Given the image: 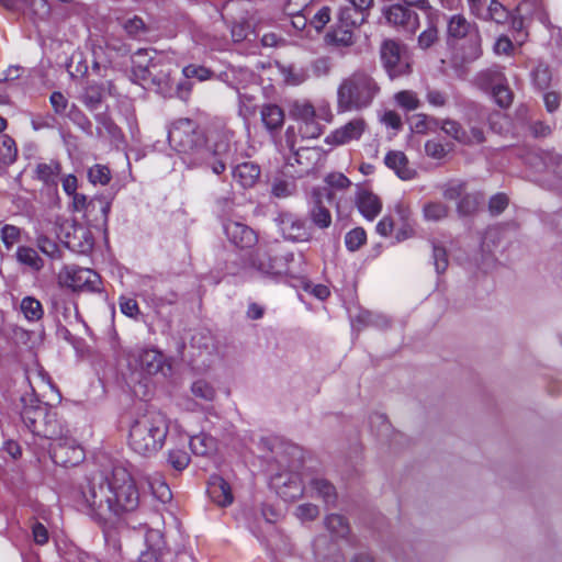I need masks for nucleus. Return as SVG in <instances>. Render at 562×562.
I'll list each match as a JSON object with an SVG mask.
<instances>
[{
  "mask_svg": "<svg viewBox=\"0 0 562 562\" xmlns=\"http://www.w3.org/2000/svg\"><path fill=\"white\" fill-rule=\"evenodd\" d=\"M234 133L222 128L207 136L199 124L188 117L175 120L168 127V143L190 168L211 169L222 175L233 161Z\"/></svg>",
  "mask_w": 562,
  "mask_h": 562,
  "instance_id": "nucleus-1",
  "label": "nucleus"
},
{
  "mask_svg": "<svg viewBox=\"0 0 562 562\" xmlns=\"http://www.w3.org/2000/svg\"><path fill=\"white\" fill-rule=\"evenodd\" d=\"M76 501L100 526L114 524L124 513L138 507L139 494L130 473L114 468L111 475L99 473L80 484Z\"/></svg>",
  "mask_w": 562,
  "mask_h": 562,
  "instance_id": "nucleus-2",
  "label": "nucleus"
},
{
  "mask_svg": "<svg viewBox=\"0 0 562 562\" xmlns=\"http://www.w3.org/2000/svg\"><path fill=\"white\" fill-rule=\"evenodd\" d=\"M170 420L159 412L148 409L137 416L130 426L128 447L137 454L150 458L164 447Z\"/></svg>",
  "mask_w": 562,
  "mask_h": 562,
  "instance_id": "nucleus-3",
  "label": "nucleus"
},
{
  "mask_svg": "<svg viewBox=\"0 0 562 562\" xmlns=\"http://www.w3.org/2000/svg\"><path fill=\"white\" fill-rule=\"evenodd\" d=\"M381 87L376 79L364 70H356L340 82L337 89L338 113L362 111L373 104Z\"/></svg>",
  "mask_w": 562,
  "mask_h": 562,
  "instance_id": "nucleus-4",
  "label": "nucleus"
},
{
  "mask_svg": "<svg viewBox=\"0 0 562 562\" xmlns=\"http://www.w3.org/2000/svg\"><path fill=\"white\" fill-rule=\"evenodd\" d=\"M20 402V416L30 432L46 439L58 438L64 434L65 424L56 409L41 401L33 391L22 395Z\"/></svg>",
  "mask_w": 562,
  "mask_h": 562,
  "instance_id": "nucleus-5",
  "label": "nucleus"
},
{
  "mask_svg": "<svg viewBox=\"0 0 562 562\" xmlns=\"http://www.w3.org/2000/svg\"><path fill=\"white\" fill-rule=\"evenodd\" d=\"M482 38L475 23L462 14H453L448 20L447 44L452 49L456 64H469L482 56Z\"/></svg>",
  "mask_w": 562,
  "mask_h": 562,
  "instance_id": "nucleus-6",
  "label": "nucleus"
},
{
  "mask_svg": "<svg viewBox=\"0 0 562 562\" xmlns=\"http://www.w3.org/2000/svg\"><path fill=\"white\" fill-rule=\"evenodd\" d=\"M294 255L278 241L262 243L247 259V266L262 277H296L301 271L293 268Z\"/></svg>",
  "mask_w": 562,
  "mask_h": 562,
  "instance_id": "nucleus-7",
  "label": "nucleus"
},
{
  "mask_svg": "<svg viewBox=\"0 0 562 562\" xmlns=\"http://www.w3.org/2000/svg\"><path fill=\"white\" fill-rule=\"evenodd\" d=\"M284 452L292 457L289 471L279 472L270 477V486L285 502H293L303 495L304 487L297 470L303 464V452L297 446L290 445Z\"/></svg>",
  "mask_w": 562,
  "mask_h": 562,
  "instance_id": "nucleus-8",
  "label": "nucleus"
},
{
  "mask_svg": "<svg viewBox=\"0 0 562 562\" xmlns=\"http://www.w3.org/2000/svg\"><path fill=\"white\" fill-rule=\"evenodd\" d=\"M119 366L124 363L132 381L139 382L144 374L161 373L164 376L172 374V363L166 353H120Z\"/></svg>",
  "mask_w": 562,
  "mask_h": 562,
  "instance_id": "nucleus-9",
  "label": "nucleus"
},
{
  "mask_svg": "<svg viewBox=\"0 0 562 562\" xmlns=\"http://www.w3.org/2000/svg\"><path fill=\"white\" fill-rule=\"evenodd\" d=\"M170 551L167 548L164 535L158 529H147L145 533V549L138 557V562H196L189 550H179L173 558L168 559Z\"/></svg>",
  "mask_w": 562,
  "mask_h": 562,
  "instance_id": "nucleus-10",
  "label": "nucleus"
},
{
  "mask_svg": "<svg viewBox=\"0 0 562 562\" xmlns=\"http://www.w3.org/2000/svg\"><path fill=\"white\" fill-rule=\"evenodd\" d=\"M380 55L383 67L391 79L411 74V58L405 46L393 40H386L381 45Z\"/></svg>",
  "mask_w": 562,
  "mask_h": 562,
  "instance_id": "nucleus-11",
  "label": "nucleus"
},
{
  "mask_svg": "<svg viewBox=\"0 0 562 562\" xmlns=\"http://www.w3.org/2000/svg\"><path fill=\"white\" fill-rule=\"evenodd\" d=\"M52 440L54 443L50 446L49 453L55 464L70 468L76 467L83 461L85 451L74 438L68 436V428L66 425L64 434Z\"/></svg>",
  "mask_w": 562,
  "mask_h": 562,
  "instance_id": "nucleus-12",
  "label": "nucleus"
},
{
  "mask_svg": "<svg viewBox=\"0 0 562 562\" xmlns=\"http://www.w3.org/2000/svg\"><path fill=\"white\" fill-rule=\"evenodd\" d=\"M60 277L65 284L74 291L95 292L100 290V276L89 268L66 266Z\"/></svg>",
  "mask_w": 562,
  "mask_h": 562,
  "instance_id": "nucleus-13",
  "label": "nucleus"
},
{
  "mask_svg": "<svg viewBox=\"0 0 562 562\" xmlns=\"http://www.w3.org/2000/svg\"><path fill=\"white\" fill-rule=\"evenodd\" d=\"M274 222L286 240L303 243L312 238L311 229L305 220L293 213L281 212L274 218Z\"/></svg>",
  "mask_w": 562,
  "mask_h": 562,
  "instance_id": "nucleus-14",
  "label": "nucleus"
},
{
  "mask_svg": "<svg viewBox=\"0 0 562 562\" xmlns=\"http://www.w3.org/2000/svg\"><path fill=\"white\" fill-rule=\"evenodd\" d=\"M383 16L390 25L411 34L419 26L418 14L407 4H391L383 9Z\"/></svg>",
  "mask_w": 562,
  "mask_h": 562,
  "instance_id": "nucleus-15",
  "label": "nucleus"
},
{
  "mask_svg": "<svg viewBox=\"0 0 562 562\" xmlns=\"http://www.w3.org/2000/svg\"><path fill=\"white\" fill-rule=\"evenodd\" d=\"M0 2L5 9L22 13L34 21H44L50 14L47 0H0Z\"/></svg>",
  "mask_w": 562,
  "mask_h": 562,
  "instance_id": "nucleus-16",
  "label": "nucleus"
},
{
  "mask_svg": "<svg viewBox=\"0 0 562 562\" xmlns=\"http://www.w3.org/2000/svg\"><path fill=\"white\" fill-rule=\"evenodd\" d=\"M366 128L367 123L362 117L352 119L327 135L325 143L331 146L349 144L352 140L360 139Z\"/></svg>",
  "mask_w": 562,
  "mask_h": 562,
  "instance_id": "nucleus-17",
  "label": "nucleus"
},
{
  "mask_svg": "<svg viewBox=\"0 0 562 562\" xmlns=\"http://www.w3.org/2000/svg\"><path fill=\"white\" fill-rule=\"evenodd\" d=\"M224 232L228 240L240 249L250 248L258 243L257 233L240 222H226L224 224Z\"/></svg>",
  "mask_w": 562,
  "mask_h": 562,
  "instance_id": "nucleus-18",
  "label": "nucleus"
},
{
  "mask_svg": "<svg viewBox=\"0 0 562 562\" xmlns=\"http://www.w3.org/2000/svg\"><path fill=\"white\" fill-rule=\"evenodd\" d=\"M112 201L106 195H95L89 200L85 217L94 227L106 228Z\"/></svg>",
  "mask_w": 562,
  "mask_h": 562,
  "instance_id": "nucleus-19",
  "label": "nucleus"
},
{
  "mask_svg": "<svg viewBox=\"0 0 562 562\" xmlns=\"http://www.w3.org/2000/svg\"><path fill=\"white\" fill-rule=\"evenodd\" d=\"M206 493L211 501L221 507H227L234 501L231 485L217 474L210 476Z\"/></svg>",
  "mask_w": 562,
  "mask_h": 562,
  "instance_id": "nucleus-20",
  "label": "nucleus"
},
{
  "mask_svg": "<svg viewBox=\"0 0 562 562\" xmlns=\"http://www.w3.org/2000/svg\"><path fill=\"white\" fill-rule=\"evenodd\" d=\"M384 164L402 180H412L416 176L415 169L409 166L408 158L403 151L390 150L384 157Z\"/></svg>",
  "mask_w": 562,
  "mask_h": 562,
  "instance_id": "nucleus-21",
  "label": "nucleus"
},
{
  "mask_svg": "<svg viewBox=\"0 0 562 562\" xmlns=\"http://www.w3.org/2000/svg\"><path fill=\"white\" fill-rule=\"evenodd\" d=\"M356 204L359 212L369 221L374 220L382 210L380 198L367 189L358 191Z\"/></svg>",
  "mask_w": 562,
  "mask_h": 562,
  "instance_id": "nucleus-22",
  "label": "nucleus"
},
{
  "mask_svg": "<svg viewBox=\"0 0 562 562\" xmlns=\"http://www.w3.org/2000/svg\"><path fill=\"white\" fill-rule=\"evenodd\" d=\"M260 119L265 128L274 135L283 127L285 115L281 106L266 103L260 108Z\"/></svg>",
  "mask_w": 562,
  "mask_h": 562,
  "instance_id": "nucleus-23",
  "label": "nucleus"
},
{
  "mask_svg": "<svg viewBox=\"0 0 562 562\" xmlns=\"http://www.w3.org/2000/svg\"><path fill=\"white\" fill-rule=\"evenodd\" d=\"M119 25L123 29L126 36L135 40L143 41L149 33L150 29L145 21L138 15H125L116 19Z\"/></svg>",
  "mask_w": 562,
  "mask_h": 562,
  "instance_id": "nucleus-24",
  "label": "nucleus"
},
{
  "mask_svg": "<svg viewBox=\"0 0 562 562\" xmlns=\"http://www.w3.org/2000/svg\"><path fill=\"white\" fill-rule=\"evenodd\" d=\"M34 173L36 180L42 181L48 188L56 189L61 173V165L54 159L48 162H40L36 165Z\"/></svg>",
  "mask_w": 562,
  "mask_h": 562,
  "instance_id": "nucleus-25",
  "label": "nucleus"
},
{
  "mask_svg": "<svg viewBox=\"0 0 562 562\" xmlns=\"http://www.w3.org/2000/svg\"><path fill=\"white\" fill-rule=\"evenodd\" d=\"M321 190L313 192V205L308 211V216L313 224L321 229H326L331 225L330 211L323 204Z\"/></svg>",
  "mask_w": 562,
  "mask_h": 562,
  "instance_id": "nucleus-26",
  "label": "nucleus"
},
{
  "mask_svg": "<svg viewBox=\"0 0 562 562\" xmlns=\"http://www.w3.org/2000/svg\"><path fill=\"white\" fill-rule=\"evenodd\" d=\"M260 176V168L254 162H243L233 169V178L243 187L251 188Z\"/></svg>",
  "mask_w": 562,
  "mask_h": 562,
  "instance_id": "nucleus-27",
  "label": "nucleus"
},
{
  "mask_svg": "<svg viewBox=\"0 0 562 562\" xmlns=\"http://www.w3.org/2000/svg\"><path fill=\"white\" fill-rule=\"evenodd\" d=\"M325 42L327 45L336 48H345L355 44V36L351 27H345L337 22L326 35Z\"/></svg>",
  "mask_w": 562,
  "mask_h": 562,
  "instance_id": "nucleus-28",
  "label": "nucleus"
},
{
  "mask_svg": "<svg viewBox=\"0 0 562 562\" xmlns=\"http://www.w3.org/2000/svg\"><path fill=\"white\" fill-rule=\"evenodd\" d=\"M369 12L355 8L349 3L341 5L338 11V23L345 27H356L366 22Z\"/></svg>",
  "mask_w": 562,
  "mask_h": 562,
  "instance_id": "nucleus-29",
  "label": "nucleus"
},
{
  "mask_svg": "<svg viewBox=\"0 0 562 562\" xmlns=\"http://www.w3.org/2000/svg\"><path fill=\"white\" fill-rule=\"evenodd\" d=\"M514 100V93L502 72L494 69V102L503 109L508 108Z\"/></svg>",
  "mask_w": 562,
  "mask_h": 562,
  "instance_id": "nucleus-30",
  "label": "nucleus"
},
{
  "mask_svg": "<svg viewBox=\"0 0 562 562\" xmlns=\"http://www.w3.org/2000/svg\"><path fill=\"white\" fill-rule=\"evenodd\" d=\"M313 495L322 498L328 506H334L337 502L336 487L324 477H314L310 482Z\"/></svg>",
  "mask_w": 562,
  "mask_h": 562,
  "instance_id": "nucleus-31",
  "label": "nucleus"
},
{
  "mask_svg": "<svg viewBox=\"0 0 562 562\" xmlns=\"http://www.w3.org/2000/svg\"><path fill=\"white\" fill-rule=\"evenodd\" d=\"M97 126V136H109L113 140H120L123 137L121 128L105 113H99L94 116Z\"/></svg>",
  "mask_w": 562,
  "mask_h": 562,
  "instance_id": "nucleus-32",
  "label": "nucleus"
},
{
  "mask_svg": "<svg viewBox=\"0 0 562 562\" xmlns=\"http://www.w3.org/2000/svg\"><path fill=\"white\" fill-rule=\"evenodd\" d=\"M15 256L20 265L26 266L27 268L35 272L41 271L44 268V260L32 247H18Z\"/></svg>",
  "mask_w": 562,
  "mask_h": 562,
  "instance_id": "nucleus-33",
  "label": "nucleus"
},
{
  "mask_svg": "<svg viewBox=\"0 0 562 562\" xmlns=\"http://www.w3.org/2000/svg\"><path fill=\"white\" fill-rule=\"evenodd\" d=\"M325 183L327 187L321 191L323 196H326L328 201L334 199L331 189L344 190L350 187V180L341 172H333L326 176Z\"/></svg>",
  "mask_w": 562,
  "mask_h": 562,
  "instance_id": "nucleus-34",
  "label": "nucleus"
},
{
  "mask_svg": "<svg viewBox=\"0 0 562 562\" xmlns=\"http://www.w3.org/2000/svg\"><path fill=\"white\" fill-rule=\"evenodd\" d=\"M483 201L484 195L481 192L468 193L460 199L457 205L458 213L461 216L472 215L479 210Z\"/></svg>",
  "mask_w": 562,
  "mask_h": 562,
  "instance_id": "nucleus-35",
  "label": "nucleus"
},
{
  "mask_svg": "<svg viewBox=\"0 0 562 562\" xmlns=\"http://www.w3.org/2000/svg\"><path fill=\"white\" fill-rule=\"evenodd\" d=\"M20 308L24 317L30 322L40 321L44 315L42 303L33 296L23 297Z\"/></svg>",
  "mask_w": 562,
  "mask_h": 562,
  "instance_id": "nucleus-36",
  "label": "nucleus"
},
{
  "mask_svg": "<svg viewBox=\"0 0 562 562\" xmlns=\"http://www.w3.org/2000/svg\"><path fill=\"white\" fill-rule=\"evenodd\" d=\"M294 0H289L284 7V11L292 18V25L296 30H304L307 20L312 13V10L307 3L302 4V10H292V3Z\"/></svg>",
  "mask_w": 562,
  "mask_h": 562,
  "instance_id": "nucleus-37",
  "label": "nucleus"
},
{
  "mask_svg": "<svg viewBox=\"0 0 562 562\" xmlns=\"http://www.w3.org/2000/svg\"><path fill=\"white\" fill-rule=\"evenodd\" d=\"M290 115L293 120L302 124L305 121L315 117L316 112L314 105L311 102L297 100L292 103Z\"/></svg>",
  "mask_w": 562,
  "mask_h": 562,
  "instance_id": "nucleus-38",
  "label": "nucleus"
},
{
  "mask_svg": "<svg viewBox=\"0 0 562 562\" xmlns=\"http://www.w3.org/2000/svg\"><path fill=\"white\" fill-rule=\"evenodd\" d=\"M325 526L337 538H345L349 533L347 519L338 514H330L325 518Z\"/></svg>",
  "mask_w": 562,
  "mask_h": 562,
  "instance_id": "nucleus-39",
  "label": "nucleus"
},
{
  "mask_svg": "<svg viewBox=\"0 0 562 562\" xmlns=\"http://www.w3.org/2000/svg\"><path fill=\"white\" fill-rule=\"evenodd\" d=\"M103 88L98 83H90L86 87L85 92L81 97L83 104L90 110H97L103 98Z\"/></svg>",
  "mask_w": 562,
  "mask_h": 562,
  "instance_id": "nucleus-40",
  "label": "nucleus"
},
{
  "mask_svg": "<svg viewBox=\"0 0 562 562\" xmlns=\"http://www.w3.org/2000/svg\"><path fill=\"white\" fill-rule=\"evenodd\" d=\"M18 148L14 139L9 135L0 137V160L3 165H12L16 160Z\"/></svg>",
  "mask_w": 562,
  "mask_h": 562,
  "instance_id": "nucleus-41",
  "label": "nucleus"
},
{
  "mask_svg": "<svg viewBox=\"0 0 562 562\" xmlns=\"http://www.w3.org/2000/svg\"><path fill=\"white\" fill-rule=\"evenodd\" d=\"M394 100L400 108L408 112L417 110L422 104L417 93L412 90L396 92Z\"/></svg>",
  "mask_w": 562,
  "mask_h": 562,
  "instance_id": "nucleus-42",
  "label": "nucleus"
},
{
  "mask_svg": "<svg viewBox=\"0 0 562 562\" xmlns=\"http://www.w3.org/2000/svg\"><path fill=\"white\" fill-rule=\"evenodd\" d=\"M189 445L191 451L196 456H206L214 449L213 438L205 434L191 437Z\"/></svg>",
  "mask_w": 562,
  "mask_h": 562,
  "instance_id": "nucleus-43",
  "label": "nucleus"
},
{
  "mask_svg": "<svg viewBox=\"0 0 562 562\" xmlns=\"http://www.w3.org/2000/svg\"><path fill=\"white\" fill-rule=\"evenodd\" d=\"M191 458L183 449H170L167 456V463L173 470L182 472L189 464Z\"/></svg>",
  "mask_w": 562,
  "mask_h": 562,
  "instance_id": "nucleus-44",
  "label": "nucleus"
},
{
  "mask_svg": "<svg viewBox=\"0 0 562 562\" xmlns=\"http://www.w3.org/2000/svg\"><path fill=\"white\" fill-rule=\"evenodd\" d=\"M552 80L551 70L548 65L540 63L532 71L533 85L541 91L550 87Z\"/></svg>",
  "mask_w": 562,
  "mask_h": 562,
  "instance_id": "nucleus-45",
  "label": "nucleus"
},
{
  "mask_svg": "<svg viewBox=\"0 0 562 562\" xmlns=\"http://www.w3.org/2000/svg\"><path fill=\"white\" fill-rule=\"evenodd\" d=\"M254 31L251 23L246 16H240L232 23V37L234 42H241Z\"/></svg>",
  "mask_w": 562,
  "mask_h": 562,
  "instance_id": "nucleus-46",
  "label": "nucleus"
},
{
  "mask_svg": "<svg viewBox=\"0 0 562 562\" xmlns=\"http://www.w3.org/2000/svg\"><path fill=\"white\" fill-rule=\"evenodd\" d=\"M367 241V233L362 227H356L345 236V245L349 251L359 250Z\"/></svg>",
  "mask_w": 562,
  "mask_h": 562,
  "instance_id": "nucleus-47",
  "label": "nucleus"
},
{
  "mask_svg": "<svg viewBox=\"0 0 562 562\" xmlns=\"http://www.w3.org/2000/svg\"><path fill=\"white\" fill-rule=\"evenodd\" d=\"M0 238L5 249L11 250L20 241L21 228L15 225L5 224L0 229Z\"/></svg>",
  "mask_w": 562,
  "mask_h": 562,
  "instance_id": "nucleus-48",
  "label": "nucleus"
},
{
  "mask_svg": "<svg viewBox=\"0 0 562 562\" xmlns=\"http://www.w3.org/2000/svg\"><path fill=\"white\" fill-rule=\"evenodd\" d=\"M439 126V120L436 117L428 116L424 113H418L411 119V130L417 134H425L430 128L429 124Z\"/></svg>",
  "mask_w": 562,
  "mask_h": 562,
  "instance_id": "nucleus-49",
  "label": "nucleus"
},
{
  "mask_svg": "<svg viewBox=\"0 0 562 562\" xmlns=\"http://www.w3.org/2000/svg\"><path fill=\"white\" fill-rule=\"evenodd\" d=\"M36 246L45 256L49 257L50 259L56 260L61 257V251L58 244L47 236H38L36 238Z\"/></svg>",
  "mask_w": 562,
  "mask_h": 562,
  "instance_id": "nucleus-50",
  "label": "nucleus"
},
{
  "mask_svg": "<svg viewBox=\"0 0 562 562\" xmlns=\"http://www.w3.org/2000/svg\"><path fill=\"white\" fill-rule=\"evenodd\" d=\"M282 74L284 76V80L286 83L292 86H297L307 80L308 74L302 67H296L294 65H290L282 69Z\"/></svg>",
  "mask_w": 562,
  "mask_h": 562,
  "instance_id": "nucleus-51",
  "label": "nucleus"
},
{
  "mask_svg": "<svg viewBox=\"0 0 562 562\" xmlns=\"http://www.w3.org/2000/svg\"><path fill=\"white\" fill-rule=\"evenodd\" d=\"M191 392L195 397L207 402L213 401L216 394L214 387L204 380L193 382L191 385Z\"/></svg>",
  "mask_w": 562,
  "mask_h": 562,
  "instance_id": "nucleus-52",
  "label": "nucleus"
},
{
  "mask_svg": "<svg viewBox=\"0 0 562 562\" xmlns=\"http://www.w3.org/2000/svg\"><path fill=\"white\" fill-rule=\"evenodd\" d=\"M470 11L476 18L488 21L492 19V2L487 4L486 0H467Z\"/></svg>",
  "mask_w": 562,
  "mask_h": 562,
  "instance_id": "nucleus-53",
  "label": "nucleus"
},
{
  "mask_svg": "<svg viewBox=\"0 0 562 562\" xmlns=\"http://www.w3.org/2000/svg\"><path fill=\"white\" fill-rule=\"evenodd\" d=\"M299 132L302 138H317L323 133V125L316 120L315 116L312 120L305 121L304 123L300 124Z\"/></svg>",
  "mask_w": 562,
  "mask_h": 562,
  "instance_id": "nucleus-54",
  "label": "nucleus"
},
{
  "mask_svg": "<svg viewBox=\"0 0 562 562\" xmlns=\"http://www.w3.org/2000/svg\"><path fill=\"white\" fill-rule=\"evenodd\" d=\"M295 188L294 181L277 179L272 183L271 193L276 198L285 199L294 194Z\"/></svg>",
  "mask_w": 562,
  "mask_h": 562,
  "instance_id": "nucleus-55",
  "label": "nucleus"
},
{
  "mask_svg": "<svg viewBox=\"0 0 562 562\" xmlns=\"http://www.w3.org/2000/svg\"><path fill=\"white\" fill-rule=\"evenodd\" d=\"M88 178L93 184L100 183L105 186L111 180V172L106 166L94 165L89 169Z\"/></svg>",
  "mask_w": 562,
  "mask_h": 562,
  "instance_id": "nucleus-56",
  "label": "nucleus"
},
{
  "mask_svg": "<svg viewBox=\"0 0 562 562\" xmlns=\"http://www.w3.org/2000/svg\"><path fill=\"white\" fill-rule=\"evenodd\" d=\"M424 215L429 221H440L448 215V206L441 202H430L424 206Z\"/></svg>",
  "mask_w": 562,
  "mask_h": 562,
  "instance_id": "nucleus-57",
  "label": "nucleus"
},
{
  "mask_svg": "<svg viewBox=\"0 0 562 562\" xmlns=\"http://www.w3.org/2000/svg\"><path fill=\"white\" fill-rule=\"evenodd\" d=\"M375 425L380 427L376 435L381 439L387 438L393 432L392 425L384 414L374 413L370 416V426L373 428Z\"/></svg>",
  "mask_w": 562,
  "mask_h": 562,
  "instance_id": "nucleus-58",
  "label": "nucleus"
},
{
  "mask_svg": "<svg viewBox=\"0 0 562 562\" xmlns=\"http://www.w3.org/2000/svg\"><path fill=\"white\" fill-rule=\"evenodd\" d=\"M314 554L317 562H345V558L335 544L329 547L328 554H323L319 550V540L314 546Z\"/></svg>",
  "mask_w": 562,
  "mask_h": 562,
  "instance_id": "nucleus-59",
  "label": "nucleus"
},
{
  "mask_svg": "<svg viewBox=\"0 0 562 562\" xmlns=\"http://www.w3.org/2000/svg\"><path fill=\"white\" fill-rule=\"evenodd\" d=\"M440 128L449 136L457 140H463L465 133L462 126L454 120L446 119L439 121Z\"/></svg>",
  "mask_w": 562,
  "mask_h": 562,
  "instance_id": "nucleus-60",
  "label": "nucleus"
},
{
  "mask_svg": "<svg viewBox=\"0 0 562 562\" xmlns=\"http://www.w3.org/2000/svg\"><path fill=\"white\" fill-rule=\"evenodd\" d=\"M70 120L88 136H93L92 122L80 110H72L69 114Z\"/></svg>",
  "mask_w": 562,
  "mask_h": 562,
  "instance_id": "nucleus-61",
  "label": "nucleus"
},
{
  "mask_svg": "<svg viewBox=\"0 0 562 562\" xmlns=\"http://www.w3.org/2000/svg\"><path fill=\"white\" fill-rule=\"evenodd\" d=\"M319 515V509L316 505L311 503L301 504L295 508V516L301 521H312Z\"/></svg>",
  "mask_w": 562,
  "mask_h": 562,
  "instance_id": "nucleus-62",
  "label": "nucleus"
},
{
  "mask_svg": "<svg viewBox=\"0 0 562 562\" xmlns=\"http://www.w3.org/2000/svg\"><path fill=\"white\" fill-rule=\"evenodd\" d=\"M425 98L429 105L434 108H443L448 103V94L441 90L427 88Z\"/></svg>",
  "mask_w": 562,
  "mask_h": 562,
  "instance_id": "nucleus-63",
  "label": "nucleus"
},
{
  "mask_svg": "<svg viewBox=\"0 0 562 562\" xmlns=\"http://www.w3.org/2000/svg\"><path fill=\"white\" fill-rule=\"evenodd\" d=\"M182 72L186 78H196L199 81L206 80L212 76V71L209 68L194 64L186 66Z\"/></svg>",
  "mask_w": 562,
  "mask_h": 562,
  "instance_id": "nucleus-64",
  "label": "nucleus"
}]
</instances>
